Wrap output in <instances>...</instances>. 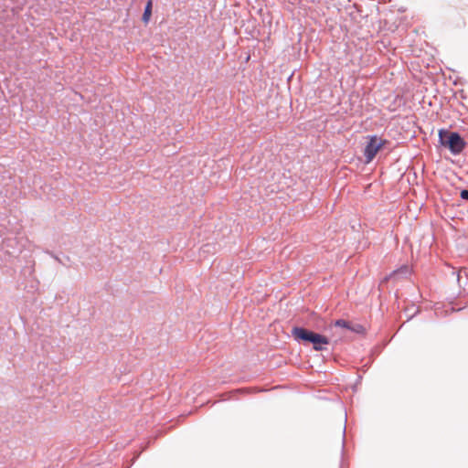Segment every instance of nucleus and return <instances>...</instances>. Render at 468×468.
I'll return each mask as SVG.
<instances>
[{"label": "nucleus", "mask_w": 468, "mask_h": 468, "mask_svg": "<svg viewBox=\"0 0 468 468\" xmlns=\"http://www.w3.org/2000/svg\"><path fill=\"white\" fill-rule=\"evenodd\" d=\"M292 334L296 340H302L313 344V347L316 351L325 349V346L329 344L328 338L324 335L302 327H294Z\"/></svg>", "instance_id": "2"}, {"label": "nucleus", "mask_w": 468, "mask_h": 468, "mask_svg": "<svg viewBox=\"0 0 468 468\" xmlns=\"http://www.w3.org/2000/svg\"><path fill=\"white\" fill-rule=\"evenodd\" d=\"M461 197L463 199L468 200V190H463L461 192Z\"/></svg>", "instance_id": "5"}, {"label": "nucleus", "mask_w": 468, "mask_h": 468, "mask_svg": "<svg viewBox=\"0 0 468 468\" xmlns=\"http://www.w3.org/2000/svg\"><path fill=\"white\" fill-rule=\"evenodd\" d=\"M438 135L441 145L449 149L452 154H459L466 145L465 141L458 133L441 129Z\"/></svg>", "instance_id": "1"}, {"label": "nucleus", "mask_w": 468, "mask_h": 468, "mask_svg": "<svg viewBox=\"0 0 468 468\" xmlns=\"http://www.w3.org/2000/svg\"><path fill=\"white\" fill-rule=\"evenodd\" d=\"M151 7H152V2L148 1V5H147V8H148V18L151 16Z\"/></svg>", "instance_id": "7"}, {"label": "nucleus", "mask_w": 468, "mask_h": 468, "mask_svg": "<svg viewBox=\"0 0 468 468\" xmlns=\"http://www.w3.org/2000/svg\"><path fill=\"white\" fill-rule=\"evenodd\" d=\"M146 18H147V16H146V6H145L144 10L142 14V20L146 23Z\"/></svg>", "instance_id": "6"}, {"label": "nucleus", "mask_w": 468, "mask_h": 468, "mask_svg": "<svg viewBox=\"0 0 468 468\" xmlns=\"http://www.w3.org/2000/svg\"><path fill=\"white\" fill-rule=\"evenodd\" d=\"M53 257H54V259H55L58 263H60V264H62V265H66L64 262H62V261H61L58 256H53Z\"/></svg>", "instance_id": "8"}, {"label": "nucleus", "mask_w": 468, "mask_h": 468, "mask_svg": "<svg viewBox=\"0 0 468 468\" xmlns=\"http://www.w3.org/2000/svg\"><path fill=\"white\" fill-rule=\"evenodd\" d=\"M386 143V140L378 138L376 135L369 137V141L364 150L367 164L370 163L375 158Z\"/></svg>", "instance_id": "3"}, {"label": "nucleus", "mask_w": 468, "mask_h": 468, "mask_svg": "<svg viewBox=\"0 0 468 468\" xmlns=\"http://www.w3.org/2000/svg\"><path fill=\"white\" fill-rule=\"evenodd\" d=\"M335 325L338 326V327H342V328H347V329H350V330L356 331V332H359L360 329L362 328L361 325H357L356 328L353 327V326H351L349 322L343 320V319L335 321Z\"/></svg>", "instance_id": "4"}]
</instances>
